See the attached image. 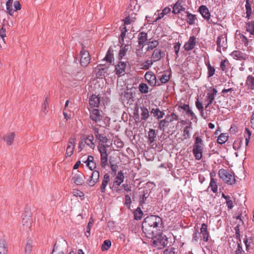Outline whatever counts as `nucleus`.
Wrapping results in <instances>:
<instances>
[{"label":"nucleus","mask_w":254,"mask_h":254,"mask_svg":"<svg viewBox=\"0 0 254 254\" xmlns=\"http://www.w3.org/2000/svg\"><path fill=\"white\" fill-rule=\"evenodd\" d=\"M218 175L219 177L228 185H233L236 183L234 174L224 169L219 170Z\"/></svg>","instance_id":"nucleus-1"},{"label":"nucleus","mask_w":254,"mask_h":254,"mask_svg":"<svg viewBox=\"0 0 254 254\" xmlns=\"http://www.w3.org/2000/svg\"><path fill=\"white\" fill-rule=\"evenodd\" d=\"M143 222H146L149 225H151L157 230L161 228L162 226V220L161 217L156 215H150L146 217Z\"/></svg>","instance_id":"nucleus-2"},{"label":"nucleus","mask_w":254,"mask_h":254,"mask_svg":"<svg viewBox=\"0 0 254 254\" xmlns=\"http://www.w3.org/2000/svg\"><path fill=\"white\" fill-rule=\"evenodd\" d=\"M217 52L222 53V51H225L228 47L227 36L225 35H222L218 36L216 40Z\"/></svg>","instance_id":"nucleus-3"},{"label":"nucleus","mask_w":254,"mask_h":254,"mask_svg":"<svg viewBox=\"0 0 254 254\" xmlns=\"http://www.w3.org/2000/svg\"><path fill=\"white\" fill-rule=\"evenodd\" d=\"M142 229L143 233L145 234V236L149 238H152L154 237L158 230L151 226V225H149L146 223V222L143 221L142 224Z\"/></svg>","instance_id":"nucleus-4"},{"label":"nucleus","mask_w":254,"mask_h":254,"mask_svg":"<svg viewBox=\"0 0 254 254\" xmlns=\"http://www.w3.org/2000/svg\"><path fill=\"white\" fill-rule=\"evenodd\" d=\"M98 150L101 155V165L105 168L108 164V154L107 148L103 146H98Z\"/></svg>","instance_id":"nucleus-5"},{"label":"nucleus","mask_w":254,"mask_h":254,"mask_svg":"<svg viewBox=\"0 0 254 254\" xmlns=\"http://www.w3.org/2000/svg\"><path fill=\"white\" fill-rule=\"evenodd\" d=\"M90 111V118L91 120L95 123H99L100 122L103 117L102 111H100L97 109H89Z\"/></svg>","instance_id":"nucleus-6"},{"label":"nucleus","mask_w":254,"mask_h":254,"mask_svg":"<svg viewBox=\"0 0 254 254\" xmlns=\"http://www.w3.org/2000/svg\"><path fill=\"white\" fill-rule=\"evenodd\" d=\"M152 241L153 245L158 249H161L164 247L167 243L166 239L162 235L154 236Z\"/></svg>","instance_id":"nucleus-7"},{"label":"nucleus","mask_w":254,"mask_h":254,"mask_svg":"<svg viewBox=\"0 0 254 254\" xmlns=\"http://www.w3.org/2000/svg\"><path fill=\"white\" fill-rule=\"evenodd\" d=\"M144 77L151 86L154 87L161 85V83H159V81L156 80V77L155 74L151 71L146 72Z\"/></svg>","instance_id":"nucleus-8"},{"label":"nucleus","mask_w":254,"mask_h":254,"mask_svg":"<svg viewBox=\"0 0 254 254\" xmlns=\"http://www.w3.org/2000/svg\"><path fill=\"white\" fill-rule=\"evenodd\" d=\"M80 55V64L82 66H87L90 63L91 60L90 55L88 51L84 50V48L81 50Z\"/></svg>","instance_id":"nucleus-9"},{"label":"nucleus","mask_w":254,"mask_h":254,"mask_svg":"<svg viewBox=\"0 0 254 254\" xmlns=\"http://www.w3.org/2000/svg\"><path fill=\"white\" fill-rule=\"evenodd\" d=\"M75 137H71L69 139L65 154V158L70 157L73 154L75 147Z\"/></svg>","instance_id":"nucleus-10"},{"label":"nucleus","mask_w":254,"mask_h":254,"mask_svg":"<svg viewBox=\"0 0 254 254\" xmlns=\"http://www.w3.org/2000/svg\"><path fill=\"white\" fill-rule=\"evenodd\" d=\"M22 222L23 229L25 231H28L32 226V217L29 214H25L22 218Z\"/></svg>","instance_id":"nucleus-11"},{"label":"nucleus","mask_w":254,"mask_h":254,"mask_svg":"<svg viewBox=\"0 0 254 254\" xmlns=\"http://www.w3.org/2000/svg\"><path fill=\"white\" fill-rule=\"evenodd\" d=\"M217 93V90L213 87H210L207 89L206 94V101L209 102V104H212L215 99V97Z\"/></svg>","instance_id":"nucleus-12"},{"label":"nucleus","mask_w":254,"mask_h":254,"mask_svg":"<svg viewBox=\"0 0 254 254\" xmlns=\"http://www.w3.org/2000/svg\"><path fill=\"white\" fill-rule=\"evenodd\" d=\"M127 67V64L123 62H119L115 66L116 73L119 76H121L125 74Z\"/></svg>","instance_id":"nucleus-13"},{"label":"nucleus","mask_w":254,"mask_h":254,"mask_svg":"<svg viewBox=\"0 0 254 254\" xmlns=\"http://www.w3.org/2000/svg\"><path fill=\"white\" fill-rule=\"evenodd\" d=\"M99 177L100 174L98 171H93L90 179L87 181V184L90 187H93L98 182Z\"/></svg>","instance_id":"nucleus-14"},{"label":"nucleus","mask_w":254,"mask_h":254,"mask_svg":"<svg viewBox=\"0 0 254 254\" xmlns=\"http://www.w3.org/2000/svg\"><path fill=\"white\" fill-rule=\"evenodd\" d=\"M165 56V53L162 52L160 49H155L151 57V60L154 63L160 61L162 57Z\"/></svg>","instance_id":"nucleus-15"},{"label":"nucleus","mask_w":254,"mask_h":254,"mask_svg":"<svg viewBox=\"0 0 254 254\" xmlns=\"http://www.w3.org/2000/svg\"><path fill=\"white\" fill-rule=\"evenodd\" d=\"M181 0H178L175 4L173 5L172 12L175 14H178L181 13L182 11L185 10V8Z\"/></svg>","instance_id":"nucleus-16"},{"label":"nucleus","mask_w":254,"mask_h":254,"mask_svg":"<svg viewBox=\"0 0 254 254\" xmlns=\"http://www.w3.org/2000/svg\"><path fill=\"white\" fill-rule=\"evenodd\" d=\"M196 43V38L194 36H190L189 41L186 42L184 46L185 50L189 51L193 49L194 48Z\"/></svg>","instance_id":"nucleus-17"},{"label":"nucleus","mask_w":254,"mask_h":254,"mask_svg":"<svg viewBox=\"0 0 254 254\" xmlns=\"http://www.w3.org/2000/svg\"><path fill=\"white\" fill-rule=\"evenodd\" d=\"M101 97L93 94L89 98V104L91 106L97 107L100 103Z\"/></svg>","instance_id":"nucleus-18"},{"label":"nucleus","mask_w":254,"mask_h":254,"mask_svg":"<svg viewBox=\"0 0 254 254\" xmlns=\"http://www.w3.org/2000/svg\"><path fill=\"white\" fill-rule=\"evenodd\" d=\"M200 231V233L202 235L203 240L205 242H207L209 237V233L208 231L207 225L205 223H203L201 225Z\"/></svg>","instance_id":"nucleus-19"},{"label":"nucleus","mask_w":254,"mask_h":254,"mask_svg":"<svg viewBox=\"0 0 254 254\" xmlns=\"http://www.w3.org/2000/svg\"><path fill=\"white\" fill-rule=\"evenodd\" d=\"M110 180V176L108 173L104 175L102 184L100 187L101 191L104 193L106 192V187Z\"/></svg>","instance_id":"nucleus-20"},{"label":"nucleus","mask_w":254,"mask_h":254,"mask_svg":"<svg viewBox=\"0 0 254 254\" xmlns=\"http://www.w3.org/2000/svg\"><path fill=\"white\" fill-rule=\"evenodd\" d=\"M198 11L200 13L202 16L206 20H209L210 17V14L208 8L204 5H201L198 9Z\"/></svg>","instance_id":"nucleus-21"},{"label":"nucleus","mask_w":254,"mask_h":254,"mask_svg":"<svg viewBox=\"0 0 254 254\" xmlns=\"http://www.w3.org/2000/svg\"><path fill=\"white\" fill-rule=\"evenodd\" d=\"M84 176L81 174H76L72 178V181L77 185H82L84 182Z\"/></svg>","instance_id":"nucleus-22"},{"label":"nucleus","mask_w":254,"mask_h":254,"mask_svg":"<svg viewBox=\"0 0 254 254\" xmlns=\"http://www.w3.org/2000/svg\"><path fill=\"white\" fill-rule=\"evenodd\" d=\"M147 41V34L142 32L139 33L138 36V42L140 46L143 48L145 42Z\"/></svg>","instance_id":"nucleus-23"},{"label":"nucleus","mask_w":254,"mask_h":254,"mask_svg":"<svg viewBox=\"0 0 254 254\" xmlns=\"http://www.w3.org/2000/svg\"><path fill=\"white\" fill-rule=\"evenodd\" d=\"M15 137V133L14 132H9L3 136V140L6 142L7 145H11Z\"/></svg>","instance_id":"nucleus-24"},{"label":"nucleus","mask_w":254,"mask_h":254,"mask_svg":"<svg viewBox=\"0 0 254 254\" xmlns=\"http://www.w3.org/2000/svg\"><path fill=\"white\" fill-rule=\"evenodd\" d=\"M125 179V176L122 171L118 172L116 177L115 181L114 182L115 186L119 187L122 183H123Z\"/></svg>","instance_id":"nucleus-25"},{"label":"nucleus","mask_w":254,"mask_h":254,"mask_svg":"<svg viewBox=\"0 0 254 254\" xmlns=\"http://www.w3.org/2000/svg\"><path fill=\"white\" fill-rule=\"evenodd\" d=\"M186 13L187 14L186 21L187 23L190 25L194 24L197 20L196 15L190 13L189 11H186Z\"/></svg>","instance_id":"nucleus-26"},{"label":"nucleus","mask_w":254,"mask_h":254,"mask_svg":"<svg viewBox=\"0 0 254 254\" xmlns=\"http://www.w3.org/2000/svg\"><path fill=\"white\" fill-rule=\"evenodd\" d=\"M94 138L93 135H89L84 139L83 142L90 148L94 149L95 147V144L93 142Z\"/></svg>","instance_id":"nucleus-27"},{"label":"nucleus","mask_w":254,"mask_h":254,"mask_svg":"<svg viewBox=\"0 0 254 254\" xmlns=\"http://www.w3.org/2000/svg\"><path fill=\"white\" fill-rule=\"evenodd\" d=\"M96 138L99 141V146H103L106 148L109 147V145L107 144L108 139L105 136L101 134L98 136V137H96Z\"/></svg>","instance_id":"nucleus-28"},{"label":"nucleus","mask_w":254,"mask_h":254,"mask_svg":"<svg viewBox=\"0 0 254 254\" xmlns=\"http://www.w3.org/2000/svg\"><path fill=\"white\" fill-rule=\"evenodd\" d=\"M32 241L28 239L26 241L24 249V254H31L33 249Z\"/></svg>","instance_id":"nucleus-29"},{"label":"nucleus","mask_w":254,"mask_h":254,"mask_svg":"<svg viewBox=\"0 0 254 254\" xmlns=\"http://www.w3.org/2000/svg\"><path fill=\"white\" fill-rule=\"evenodd\" d=\"M232 56L236 60H242L246 59V55L239 51H235L232 53Z\"/></svg>","instance_id":"nucleus-30"},{"label":"nucleus","mask_w":254,"mask_h":254,"mask_svg":"<svg viewBox=\"0 0 254 254\" xmlns=\"http://www.w3.org/2000/svg\"><path fill=\"white\" fill-rule=\"evenodd\" d=\"M151 113L153 115L154 117H156L158 119L162 118L165 115V113L161 111L158 108L152 109Z\"/></svg>","instance_id":"nucleus-31"},{"label":"nucleus","mask_w":254,"mask_h":254,"mask_svg":"<svg viewBox=\"0 0 254 254\" xmlns=\"http://www.w3.org/2000/svg\"><path fill=\"white\" fill-rule=\"evenodd\" d=\"M203 141L201 138L197 136L195 139L194 143L193 145V148L196 149H201L203 148Z\"/></svg>","instance_id":"nucleus-32"},{"label":"nucleus","mask_w":254,"mask_h":254,"mask_svg":"<svg viewBox=\"0 0 254 254\" xmlns=\"http://www.w3.org/2000/svg\"><path fill=\"white\" fill-rule=\"evenodd\" d=\"M228 137L229 136L228 133H222L219 135L217 138V142L219 144H222L227 141Z\"/></svg>","instance_id":"nucleus-33"},{"label":"nucleus","mask_w":254,"mask_h":254,"mask_svg":"<svg viewBox=\"0 0 254 254\" xmlns=\"http://www.w3.org/2000/svg\"><path fill=\"white\" fill-rule=\"evenodd\" d=\"M148 139L149 143H153L156 138V133L154 129H150L148 131Z\"/></svg>","instance_id":"nucleus-34"},{"label":"nucleus","mask_w":254,"mask_h":254,"mask_svg":"<svg viewBox=\"0 0 254 254\" xmlns=\"http://www.w3.org/2000/svg\"><path fill=\"white\" fill-rule=\"evenodd\" d=\"M130 49V45L128 44L125 45L123 48L121 47V49L120 51L119 57V59H122L126 54L127 51Z\"/></svg>","instance_id":"nucleus-35"},{"label":"nucleus","mask_w":254,"mask_h":254,"mask_svg":"<svg viewBox=\"0 0 254 254\" xmlns=\"http://www.w3.org/2000/svg\"><path fill=\"white\" fill-rule=\"evenodd\" d=\"M147 45L146 51H149L156 48L159 45V42L157 40L149 41L147 42Z\"/></svg>","instance_id":"nucleus-36"},{"label":"nucleus","mask_w":254,"mask_h":254,"mask_svg":"<svg viewBox=\"0 0 254 254\" xmlns=\"http://www.w3.org/2000/svg\"><path fill=\"white\" fill-rule=\"evenodd\" d=\"M203 149L193 148L192 152L196 160H199L202 156Z\"/></svg>","instance_id":"nucleus-37"},{"label":"nucleus","mask_w":254,"mask_h":254,"mask_svg":"<svg viewBox=\"0 0 254 254\" xmlns=\"http://www.w3.org/2000/svg\"><path fill=\"white\" fill-rule=\"evenodd\" d=\"M171 8L168 7H165L161 13H158V17L156 18V21L162 19L165 15L169 13L171 11Z\"/></svg>","instance_id":"nucleus-38"},{"label":"nucleus","mask_w":254,"mask_h":254,"mask_svg":"<svg viewBox=\"0 0 254 254\" xmlns=\"http://www.w3.org/2000/svg\"><path fill=\"white\" fill-rule=\"evenodd\" d=\"M141 120L146 121L149 117V113L148 109L144 107H141Z\"/></svg>","instance_id":"nucleus-39"},{"label":"nucleus","mask_w":254,"mask_h":254,"mask_svg":"<svg viewBox=\"0 0 254 254\" xmlns=\"http://www.w3.org/2000/svg\"><path fill=\"white\" fill-rule=\"evenodd\" d=\"M153 63L154 62L151 59L148 60L141 64V68L144 70H147L152 65Z\"/></svg>","instance_id":"nucleus-40"},{"label":"nucleus","mask_w":254,"mask_h":254,"mask_svg":"<svg viewBox=\"0 0 254 254\" xmlns=\"http://www.w3.org/2000/svg\"><path fill=\"white\" fill-rule=\"evenodd\" d=\"M191 123L189 124V125L186 126L183 130V137L185 139H188L190 138V129L191 128Z\"/></svg>","instance_id":"nucleus-41"},{"label":"nucleus","mask_w":254,"mask_h":254,"mask_svg":"<svg viewBox=\"0 0 254 254\" xmlns=\"http://www.w3.org/2000/svg\"><path fill=\"white\" fill-rule=\"evenodd\" d=\"M222 197L226 200V203L229 209H232L233 207V200L232 198L228 195H225L224 193H222Z\"/></svg>","instance_id":"nucleus-42"},{"label":"nucleus","mask_w":254,"mask_h":254,"mask_svg":"<svg viewBox=\"0 0 254 254\" xmlns=\"http://www.w3.org/2000/svg\"><path fill=\"white\" fill-rule=\"evenodd\" d=\"M245 6L246 9V17L249 19L252 13V9L251 5L249 2V0H246Z\"/></svg>","instance_id":"nucleus-43"},{"label":"nucleus","mask_w":254,"mask_h":254,"mask_svg":"<svg viewBox=\"0 0 254 254\" xmlns=\"http://www.w3.org/2000/svg\"><path fill=\"white\" fill-rule=\"evenodd\" d=\"M13 0H8L6 3L7 12L9 15H12L14 10L12 9V2Z\"/></svg>","instance_id":"nucleus-44"},{"label":"nucleus","mask_w":254,"mask_h":254,"mask_svg":"<svg viewBox=\"0 0 254 254\" xmlns=\"http://www.w3.org/2000/svg\"><path fill=\"white\" fill-rule=\"evenodd\" d=\"M246 84L249 88L251 89H254V77L251 75H249L247 77Z\"/></svg>","instance_id":"nucleus-45"},{"label":"nucleus","mask_w":254,"mask_h":254,"mask_svg":"<svg viewBox=\"0 0 254 254\" xmlns=\"http://www.w3.org/2000/svg\"><path fill=\"white\" fill-rule=\"evenodd\" d=\"M208 68V77H210L214 75L215 72V69L214 66H211L209 62L206 64Z\"/></svg>","instance_id":"nucleus-46"},{"label":"nucleus","mask_w":254,"mask_h":254,"mask_svg":"<svg viewBox=\"0 0 254 254\" xmlns=\"http://www.w3.org/2000/svg\"><path fill=\"white\" fill-rule=\"evenodd\" d=\"M111 246V242L109 240H106L104 241L103 244L101 246V250L102 251H106L109 250V249Z\"/></svg>","instance_id":"nucleus-47"},{"label":"nucleus","mask_w":254,"mask_h":254,"mask_svg":"<svg viewBox=\"0 0 254 254\" xmlns=\"http://www.w3.org/2000/svg\"><path fill=\"white\" fill-rule=\"evenodd\" d=\"M7 251L5 241L0 240V254H6Z\"/></svg>","instance_id":"nucleus-48"},{"label":"nucleus","mask_w":254,"mask_h":254,"mask_svg":"<svg viewBox=\"0 0 254 254\" xmlns=\"http://www.w3.org/2000/svg\"><path fill=\"white\" fill-rule=\"evenodd\" d=\"M127 29L126 27H124L121 30V34L120 35V42L122 45L124 44V38L126 35V33L127 32Z\"/></svg>","instance_id":"nucleus-49"},{"label":"nucleus","mask_w":254,"mask_h":254,"mask_svg":"<svg viewBox=\"0 0 254 254\" xmlns=\"http://www.w3.org/2000/svg\"><path fill=\"white\" fill-rule=\"evenodd\" d=\"M139 90L142 93H147L148 92V86L145 83H141L139 85Z\"/></svg>","instance_id":"nucleus-50"},{"label":"nucleus","mask_w":254,"mask_h":254,"mask_svg":"<svg viewBox=\"0 0 254 254\" xmlns=\"http://www.w3.org/2000/svg\"><path fill=\"white\" fill-rule=\"evenodd\" d=\"M246 29L247 31L251 34H254V21L247 23Z\"/></svg>","instance_id":"nucleus-51"},{"label":"nucleus","mask_w":254,"mask_h":254,"mask_svg":"<svg viewBox=\"0 0 254 254\" xmlns=\"http://www.w3.org/2000/svg\"><path fill=\"white\" fill-rule=\"evenodd\" d=\"M244 135H245V140H246V142H245L246 145L247 146L249 144V140L251 138V132L248 128H245Z\"/></svg>","instance_id":"nucleus-52"},{"label":"nucleus","mask_w":254,"mask_h":254,"mask_svg":"<svg viewBox=\"0 0 254 254\" xmlns=\"http://www.w3.org/2000/svg\"><path fill=\"white\" fill-rule=\"evenodd\" d=\"M93 220L90 219L86 228V232L85 233V236L87 238L90 236V230L93 225Z\"/></svg>","instance_id":"nucleus-53"},{"label":"nucleus","mask_w":254,"mask_h":254,"mask_svg":"<svg viewBox=\"0 0 254 254\" xmlns=\"http://www.w3.org/2000/svg\"><path fill=\"white\" fill-rule=\"evenodd\" d=\"M209 188H211V190L215 193L217 191V186L214 179L213 178L211 179Z\"/></svg>","instance_id":"nucleus-54"},{"label":"nucleus","mask_w":254,"mask_h":254,"mask_svg":"<svg viewBox=\"0 0 254 254\" xmlns=\"http://www.w3.org/2000/svg\"><path fill=\"white\" fill-rule=\"evenodd\" d=\"M134 218L136 220H139L141 218L143 213L139 207H138L134 211Z\"/></svg>","instance_id":"nucleus-55"},{"label":"nucleus","mask_w":254,"mask_h":254,"mask_svg":"<svg viewBox=\"0 0 254 254\" xmlns=\"http://www.w3.org/2000/svg\"><path fill=\"white\" fill-rule=\"evenodd\" d=\"M48 106H49V103L48 101V99L47 98L45 99V100L43 103V105L42 106V112L44 116L46 115L47 114V113L48 112V111L47 110Z\"/></svg>","instance_id":"nucleus-56"},{"label":"nucleus","mask_w":254,"mask_h":254,"mask_svg":"<svg viewBox=\"0 0 254 254\" xmlns=\"http://www.w3.org/2000/svg\"><path fill=\"white\" fill-rule=\"evenodd\" d=\"M229 63L227 59L222 60L220 63V68L222 71H226Z\"/></svg>","instance_id":"nucleus-57"},{"label":"nucleus","mask_w":254,"mask_h":254,"mask_svg":"<svg viewBox=\"0 0 254 254\" xmlns=\"http://www.w3.org/2000/svg\"><path fill=\"white\" fill-rule=\"evenodd\" d=\"M166 119L168 120L169 123H171L174 121H178L179 118L175 114L172 113L171 115H167Z\"/></svg>","instance_id":"nucleus-58"},{"label":"nucleus","mask_w":254,"mask_h":254,"mask_svg":"<svg viewBox=\"0 0 254 254\" xmlns=\"http://www.w3.org/2000/svg\"><path fill=\"white\" fill-rule=\"evenodd\" d=\"M168 123H169L166 118L164 120H161L159 123V128L162 130L165 126H168Z\"/></svg>","instance_id":"nucleus-59"},{"label":"nucleus","mask_w":254,"mask_h":254,"mask_svg":"<svg viewBox=\"0 0 254 254\" xmlns=\"http://www.w3.org/2000/svg\"><path fill=\"white\" fill-rule=\"evenodd\" d=\"M242 143V139L241 138L235 140L233 144V148L235 150H238L240 148Z\"/></svg>","instance_id":"nucleus-60"},{"label":"nucleus","mask_w":254,"mask_h":254,"mask_svg":"<svg viewBox=\"0 0 254 254\" xmlns=\"http://www.w3.org/2000/svg\"><path fill=\"white\" fill-rule=\"evenodd\" d=\"M52 254H64L62 249L60 247L56 246V245H55L54 247Z\"/></svg>","instance_id":"nucleus-61"},{"label":"nucleus","mask_w":254,"mask_h":254,"mask_svg":"<svg viewBox=\"0 0 254 254\" xmlns=\"http://www.w3.org/2000/svg\"><path fill=\"white\" fill-rule=\"evenodd\" d=\"M170 79V76L166 74H163L160 78V81L159 83H161V85L163 83H167Z\"/></svg>","instance_id":"nucleus-62"},{"label":"nucleus","mask_w":254,"mask_h":254,"mask_svg":"<svg viewBox=\"0 0 254 254\" xmlns=\"http://www.w3.org/2000/svg\"><path fill=\"white\" fill-rule=\"evenodd\" d=\"M113 59H114V57H113V55L111 53V52L109 50L107 53V54L106 55V57H105V60L110 63H112V62H113Z\"/></svg>","instance_id":"nucleus-63"},{"label":"nucleus","mask_w":254,"mask_h":254,"mask_svg":"<svg viewBox=\"0 0 254 254\" xmlns=\"http://www.w3.org/2000/svg\"><path fill=\"white\" fill-rule=\"evenodd\" d=\"M195 106L197 109L201 113V115L202 116L203 114L204 113L203 107L202 106V103L200 102L198 99H197L196 101L195 102Z\"/></svg>","instance_id":"nucleus-64"}]
</instances>
